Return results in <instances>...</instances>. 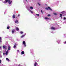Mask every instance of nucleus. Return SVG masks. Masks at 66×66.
Listing matches in <instances>:
<instances>
[{"label":"nucleus","mask_w":66,"mask_h":66,"mask_svg":"<svg viewBox=\"0 0 66 66\" xmlns=\"http://www.w3.org/2000/svg\"><path fill=\"white\" fill-rule=\"evenodd\" d=\"M1 66H3V64L1 65Z\"/></svg>","instance_id":"32"},{"label":"nucleus","mask_w":66,"mask_h":66,"mask_svg":"<svg viewBox=\"0 0 66 66\" xmlns=\"http://www.w3.org/2000/svg\"><path fill=\"white\" fill-rule=\"evenodd\" d=\"M5 49H7V46H5Z\"/></svg>","instance_id":"21"},{"label":"nucleus","mask_w":66,"mask_h":66,"mask_svg":"<svg viewBox=\"0 0 66 66\" xmlns=\"http://www.w3.org/2000/svg\"><path fill=\"white\" fill-rule=\"evenodd\" d=\"M51 29H52V30H55V28L54 27H52L51 28Z\"/></svg>","instance_id":"6"},{"label":"nucleus","mask_w":66,"mask_h":66,"mask_svg":"<svg viewBox=\"0 0 66 66\" xmlns=\"http://www.w3.org/2000/svg\"><path fill=\"white\" fill-rule=\"evenodd\" d=\"M64 20H65V19H66V18H64Z\"/></svg>","instance_id":"33"},{"label":"nucleus","mask_w":66,"mask_h":66,"mask_svg":"<svg viewBox=\"0 0 66 66\" xmlns=\"http://www.w3.org/2000/svg\"><path fill=\"white\" fill-rule=\"evenodd\" d=\"M26 1H27V0H26Z\"/></svg>","instance_id":"45"},{"label":"nucleus","mask_w":66,"mask_h":66,"mask_svg":"<svg viewBox=\"0 0 66 66\" xmlns=\"http://www.w3.org/2000/svg\"><path fill=\"white\" fill-rule=\"evenodd\" d=\"M4 54H5V53H3V55H4Z\"/></svg>","instance_id":"36"},{"label":"nucleus","mask_w":66,"mask_h":66,"mask_svg":"<svg viewBox=\"0 0 66 66\" xmlns=\"http://www.w3.org/2000/svg\"><path fill=\"white\" fill-rule=\"evenodd\" d=\"M39 1H40V0H39Z\"/></svg>","instance_id":"47"},{"label":"nucleus","mask_w":66,"mask_h":66,"mask_svg":"<svg viewBox=\"0 0 66 66\" xmlns=\"http://www.w3.org/2000/svg\"><path fill=\"white\" fill-rule=\"evenodd\" d=\"M45 9L46 10H49H49H50L51 11H52V9H51L50 8V7H46L45 8Z\"/></svg>","instance_id":"2"},{"label":"nucleus","mask_w":66,"mask_h":66,"mask_svg":"<svg viewBox=\"0 0 66 66\" xmlns=\"http://www.w3.org/2000/svg\"><path fill=\"white\" fill-rule=\"evenodd\" d=\"M25 36V35H22V36H21V38H22Z\"/></svg>","instance_id":"16"},{"label":"nucleus","mask_w":66,"mask_h":66,"mask_svg":"<svg viewBox=\"0 0 66 66\" xmlns=\"http://www.w3.org/2000/svg\"><path fill=\"white\" fill-rule=\"evenodd\" d=\"M21 54H24V51H22L21 52Z\"/></svg>","instance_id":"9"},{"label":"nucleus","mask_w":66,"mask_h":66,"mask_svg":"<svg viewBox=\"0 0 66 66\" xmlns=\"http://www.w3.org/2000/svg\"><path fill=\"white\" fill-rule=\"evenodd\" d=\"M45 19H47V20L49 19V18L47 17L45 18Z\"/></svg>","instance_id":"18"},{"label":"nucleus","mask_w":66,"mask_h":66,"mask_svg":"<svg viewBox=\"0 0 66 66\" xmlns=\"http://www.w3.org/2000/svg\"><path fill=\"white\" fill-rule=\"evenodd\" d=\"M19 51H20L19 50H17V52H19Z\"/></svg>","instance_id":"28"},{"label":"nucleus","mask_w":66,"mask_h":66,"mask_svg":"<svg viewBox=\"0 0 66 66\" xmlns=\"http://www.w3.org/2000/svg\"><path fill=\"white\" fill-rule=\"evenodd\" d=\"M3 49H5V46H3Z\"/></svg>","instance_id":"25"},{"label":"nucleus","mask_w":66,"mask_h":66,"mask_svg":"<svg viewBox=\"0 0 66 66\" xmlns=\"http://www.w3.org/2000/svg\"><path fill=\"white\" fill-rule=\"evenodd\" d=\"M64 44H66V41L64 43Z\"/></svg>","instance_id":"34"},{"label":"nucleus","mask_w":66,"mask_h":66,"mask_svg":"<svg viewBox=\"0 0 66 66\" xmlns=\"http://www.w3.org/2000/svg\"><path fill=\"white\" fill-rule=\"evenodd\" d=\"M15 31V29H13L12 31V33H14V31Z\"/></svg>","instance_id":"20"},{"label":"nucleus","mask_w":66,"mask_h":66,"mask_svg":"<svg viewBox=\"0 0 66 66\" xmlns=\"http://www.w3.org/2000/svg\"><path fill=\"white\" fill-rule=\"evenodd\" d=\"M18 16L19 17V16H20V15L18 14Z\"/></svg>","instance_id":"35"},{"label":"nucleus","mask_w":66,"mask_h":66,"mask_svg":"<svg viewBox=\"0 0 66 66\" xmlns=\"http://www.w3.org/2000/svg\"><path fill=\"white\" fill-rule=\"evenodd\" d=\"M13 47L14 48H16V45H15Z\"/></svg>","instance_id":"24"},{"label":"nucleus","mask_w":66,"mask_h":66,"mask_svg":"<svg viewBox=\"0 0 66 66\" xmlns=\"http://www.w3.org/2000/svg\"><path fill=\"white\" fill-rule=\"evenodd\" d=\"M0 43L2 42V39H1V37H0Z\"/></svg>","instance_id":"10"},{"label":"nucleus","mask_w":66,"mask_h":66,"mask_svg":"<svg viewBox=\"0 0 66 66\" xmlns=\"http://www.w3.org/2000/svg\"><path fill=\"white\" fill-rule=\"evenodd\" d=\"M37 63L36 62H35V63L34 64V65L35 66H36V65H37Z\"/></svg>","instance_id":"11"},{"label":"nucleus","mask_w":66,"mask_h":66,"mask_svg":"<svg viewBox=\"0 0 66 66\" xmlns=\"http://www.w3.org/2000/svg\"><path fill=\"white\" fill-rule=\"evenodd\" d=\"M51 33H54V32H51Z\"/></svg>","instance_id":"39"},{"label":"nucleus","mask_w":66,"mask_h":66,"mask_svg":"<svg viewBox=\"0 0 66 66\" xmlns=\"http://www.w3.org/2000/svg\"><path fill=\"white\" fill-rule=\"evenodd\" d=\"M8 50H11V46H8Z\"/></svg>","instance_id":"4"},{"label":"nucleus","mask_w":66,"mask_h":66,"mask_svg":"<svg viewBox=\"0 0 66 66\" xmlns=\"http://www.w3.org/2000/svg\"><path fill=\"white\" fill-rule=\"evenodd\" d=\"M8 52H9V50H7L5 53L6 55H7V54H8Z\"/></svg>","instance_id":"5"},{"label":"nucleus","mask_w":66,"mask_h":66,"mask_svg":"<svg viewBox=\"0 0 66 66\" xmlns=\"http://www.w3.org/2000/svg\"><path fill=\"white\" fill-rule=\"evenodd\" d=\"M23 45H24L25 47H26V46H27V45H26V42H25L24 41H23Z\"/></svg>","instance_id":"3"},{"label":"nucleus","mask_w":66,"mask_h":66,"mask_svg":"<svg viewBox=\"0 0 66 66\" xmlns=\"http://www.w3.org/2000/svg\"><path fill=\"white\" fill-rule=\"evenodd\" d=\"M41 13H43V11L41 10Z\"/></svg>","instance_id":"37"},{"label":"nucleus","mask_w":66,"mask_h":66,"mask_svg":"<svg viewBox=\"0 0 66 66\" xmlns=\"http://www.w3.org/2000/svg\"><path fill=\"white\" fill-rule=\"evenodd\" d=\"M38 5H39L40 6V4H39V3H38Z\"/></svg>","instance_id":"30"},{"label":"nucleus","mask_w":66,"mask_h":66,"mask_svg":"<svg viewBox=\"0 0 66 66\" xmlns=\"http://www.w3.org/2000/svg\"><path fill=\"white\" fill-rule=\"evenodd\" d=\"M53 14L55 15H57V14L56 13H54Z\"/></svg>","instance_id":"22"},{"label":"nucleus","mask_w":66,"mask_h":66,"mask_svg":"<svg viewBox=\"0 0 66 66\" xmlns=\"http://www.w3.org/2000/svg\"><path fill=\"white\" fill-rule=\"evenodd\" d=\"M63 12H62L61 13H63Z\"/></svg>","instance_id":"44"},{"label":"nucleus","mask_w":66,"mask_h":66,"mask_svg":"<svg viewBox=\"0 0 66 66\" xmlns=\"http://www.w3.org/2000/svg\"><path fill=\"white\" fill-rule=\"evenodd\" d=\"M18 66H20V65H19Z\"/></svg>","instance_id":"40"},{"label":"nucleus","mask_w":66,"mask_h":66,"mask_svg":"<svg viewBox=\"0 0 66 66\" xmlns=\"http://www.w3.org/2000/svg\"><path fill=\"white\" fill-rule=\"evenodd\" d=\"M9 2V4H11V3H12V1H10V0H5L4 2H3L4 3H6L7 2Z\"/></svg>","instance_id":"1"},{"label":"nucleus","mask_w":66,"mask_h":66,"mask_svg":"<svg viewBox=\"0 0 66 66\" xmlns=\"http://www.w3.org/2000/svg\"><path fill=\"white\" fill-rule=\"evenodd\" d=\"M15 22L16 23H18V20H16L15 21Z\"/></svg>","instance_id":"8"},{"label":"nucleus","mask_w":66,"mask_h":66,"mask_svg":"<svg viewBox=\"0 0 66 66\" xmlns=\"http://www.w3.org/2000/svg\"><path fill=\"white\" fill-rule=\"evenodd\" d=\"M57 43H58V44H60V40H58L57 41Z\"/></svg>","instance_id":"15"},{"label":"nucleus","mask_w":66,"mask_h":66,"mask_svg":"<svg viewBox=\"0 0 66 66\" xmlns=\"http://www.w3.org/2000/svg\"><path fill=\"white\" fill-rule=\"evenodd\" d=\"M16 30H17V31H19V28H18V27H16Z\"/></svg>","instance_id":"12"},{"label":"nucleus","mask_w":66,"mask_h":66,"mask_svg":"<svg viewBox=\"0 0 66 66\" xmlns=\"http://www.w3.org/2000/svg\"><path fill=\"white\" fill-rule=\"evenodd\" d=\"M30 9H31V10H32V9H33V7L32 6H30Z\"/></svg>","instance_id":"13"},{"label":"nucleus","mask_w":66,"mask_h":66,"mask_svg":"<svg viewBox=\"0 0 66 66\" xmlns=\"http://www.w3.org/2000/svg\"><path fill=\"white\" fill-rule=\"evenodd\" d=\"M12 17L13 18H15V15H13Z\"/></svg>","instance_id":"14"},{"label":"nucleus","mask_w":66,"mask_h":66,"mask_svg":"<svg viewBox=\"0 0 66 66\" xmlns=\"http://www.w3.org/2000/svg\"><path fill=\"white\" fill-rule=\"evenodd\" d=\"M60 17L61 18H62V14H60Z\"/></svg>","instance_id":"17"},{"label":"nucleus","mask_w":66,"mask_h":66,"mask_svg":"<svg viewBox=\"0 0 66 66\" xmlns=\"http://www.w3.org/2000/svg\"><path fill=\"white\" fill-rule=\"evenodd\" d=\"M1 53V51H0V53Z\"/></svg>","instance_id":"43"},{"label":"nucleus","mask_w":66,"mask_h":66,"mask_svg":"<svg viewBox=\"0 0 66 66\" xmlns=\"http://www.w3.org/2000/svg\"><path fill=\"white\" fill-rule=\"evenodd\" d=\"M7 29H10V26H8L7 27Z\"/></svg>","instance_id":"23"},{"label":"nucleus","mask_w":66,"mask_h":66,"mask_svg":"<svg viewBox=\"0 0 66 66\" xmlns=\"http://www.w3.org/2000/svg\"><path fill=\"white\" fill-rule=\"evenodd\" d=\"M50 14H48V16H50Z\"/></svg>","instance_id":"31"},{"label":"nucleus","mask_w":66,"mask_h":66,"mask_svg":"<svg viewBox=\"0 0 66 66\" xmlns=\"http://www.w3.org/2000/svg\"><path fill=\"white\" fill-rule=\"evenodd\" d=\"M1 46H0V49H1Z\"/></svg>","instance_id":"41"},{"label":"nucleus","mask_w":66,"mask_h":66,"mask_svg":"<svg viewBox=\"0 0 66 66\" xmlns=\"http://www.w3.org/2000/svg\"><path fill=\"white\" fill-rule=\"evenodd\" d=\"M1 60H0V64H1Z\"/></svg>","instance_id":"29"},{"label":"nucleus","mask_w":66,"mask_h":66,"mask_svg":"<svg viewBox=\"0 0 66 66\" xmlns=\"http://www.w3.org/2000/svg\"><path fill=\"white\" fill-rule=\"evenodd\" d=\"M0 1H2V0H0Z\"/></svg>","instance_id":"46"},{"label":"nucleus","mask_w":66,"mask_h":66,"mask_svg":"<svg viewBox=\"0 0 66 66\" xmlns=\"http://www.w3.org/2000/svg\"><path fill=\"white\" fill-rule=\"evenodd\" d=\"M2 56H1H1H0V57H1V58L2 57Z\"/></svg>","instance_id":"38"},{"label":"nucleus","mask_w":66,"mask_h":66,"mask_svg":"<svg viewBox=\"0 0 66 66\" xmlns=\"http://www.w3.org/2000/svg\"><path fill=\"white\" fill-rule=\"evenodd\" d=\"M20 33V34H22L23 33V32L22 31H21Z\"/></svg>","instance_id":"26"},{"label":"nucleus","mask_w":66,"mask_h":66,"mask_svg":"<svg viewBox=\"0 0 66 66\" xmlns=\"http://www.w3.org/2000/svg\"><path fill=\"white\" fill-rule=\"evenodd\" d=\"M6 59L7 61H10V60H9V59L8 58H6Z\"/></svg>","instance_id":"19"},{"label":"nucleus","mask_w":66,"mask_h":66,"mask_svg":"<svg viewBox=\"0 0 66 66\" xmlns=\"http://www.w3.org/2000/svg\"><path fill=\"white\" fill-rule=\"evenodd\" d=\"M24 35H26V34H25Z\"/></svg>","instance_id":"42"},{"label":"nucleus","mask_w":66,"mask_h":66,"mask_svg":"<svg viewBox=\"0 0 66 66\" xmlns=\"http://www.w3.org/2000/svg\"><path fill=\"white\" fill-rule=\"evenodd\" d=\"M30 12H31V13L32 14H34V13H35V12H33L32 11H31V10H30Z\"/></svg>","instance_id":"7"},{"label":"nucleus","mask_w":66,"mask_h":66,"mask_svg":"<svg viewBox=\"0 0 66 66\" xmlns=\"http://www.w3.org/2000/svg\"><path fill=\"white\" fill-rule=\"evenodd\" d=\"M36 15H37V16H39V15L38 14H36Z\"/></svg>","instance_id":"27"}]
</instances>
